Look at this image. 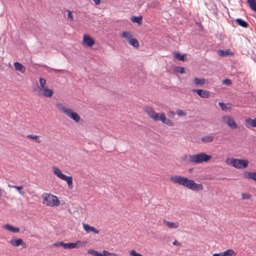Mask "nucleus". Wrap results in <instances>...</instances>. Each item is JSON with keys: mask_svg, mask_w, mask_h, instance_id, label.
I'll return each instance as SVG.
<instances>
[{"mask_svg": "<svg viewBox=\"0 0 256 256\" xmlns=\"http://www.w3.org/2000/svg\"><path fill=\"white\" fill-rule=\"evenodd\" d=\"M170 180L174 184H178L194 191H199L203 189L201 184H196L193 180L180 176H172Z\"/></svg>", "mask_w": 256, "mask_h": 256, "instance_id": "nucleus-1", "label": "nucleus"}, {"mask_svg": "<svg viewBox=\"0 0 256 256\" xmlns=\"http://www.w3.org/2000/svg\"><path fill=\"white\" fill-rule=\"evenodd\" d=\"M56 106L59 110H61L66 115L76 122H78L80 121V116L76 112H74L71 108L66 106L60 102L56 103Z\"/></svg>", "mask_w": 256, "mask_h": 256, "instance_id": "nucleus-2", "label": "nucleus"}, {"mask_svg": "<svg viewBox=\"0 0 256 256\" xmlns=\"http://www.w3.org/2000/svg\"><path fill=\"white\" fill-rule=\"evenodd\" d=\"M212 156L204 152H201L196 154H190L188 160L193 164H201L204 162H207L212 159Z\"/></svg>", "mask_w": 256, "mask_h": 256, "instance_id": "nucleus-3", "label": "nucleus"}, {"mask_svg": "<svg viewBox=\"0 0 256 256\" xmlns=\"http://www.w3.org/2000/svg\"><path fill=\"white\" fill-rule=\"evenodd\" d=\"M226 162L230 165H232L236 168H244L248 166V161L245 160H239L234 158H228Z\"/></svg>", "mask_w": 256, "mask_h": 256, "instance_id": "nucleus-4", "label": "nucleus"}, {"mask_svg": "<svg viewBox=\"0 0 256 256\" xmlns=\"http://www.w3.org/2000/svg\"><path fill=\"white\" fill-rule=\"evenodd\" d=\"M42 197L44 198L43 203L47 206H58L60 204V200L56 196L45 193L43 194Z\"/></svg>", "mask_w": 256, "mask_h": 256, "instance_id": "nucleus-5", "label": "nucleus"}, {"mask_svg": "<svg viewBox=\"0 0 256 256\" xmlns=\"http://www.w3.org/2000/svg\"><path fill=\"white\" fill-rule=\"evenodd\" d=\"M54 174L56 175L59 178L65 180L67 182L68 187H72V178L71 176H68L64 174L62 170L58 167L54 166L52 168Z\"/></svg>", "mask_w": 256, "mask_h": 256, "instance_id": "nucleus-6", "label": "nucleus"}, {"mask_svg": "<svg viewBox=\"0 0 256 256\" xmlns=\"http://www.w3.org/2000/svg\"><path fill=\"white\" fill-rule=\"evenodd\" d=\"M144 112L148 114V116L154 121H159L160 114L156 112L152 107H146L144 108Z\"/></svg>", "mask_w": 256, "mask_h": 256, "instance_id": "nucleus-7", "label": "nucleus"}, {"mask_svg": "<svg viewBox=\"0 0 256 256\" xmlns=\"http://www.w3.org/2000/svg\"><path fill=\"white\" fill-rule=\"evenodd\" d=\"M36 92H38V95L45 97H51L54 94L53 90L52 89L48 88L47 86L40 88Z\"/></svg>", "mask_w": 256, "mask_h": 256, "instance_id": "nucleus-8", "label": "nucleus"}, {"mask_svg": "<svg viewBox=\"0 0 256 256\" xmlns=\"http://www.w3.org/2000/svg\"><path fill=\"white\" fill-rule=\"evenodd\" d=\"M224 122L226 123L231 128L235 129L238 128V126L235 122L234 120L230 116L224 117Z\"/></svg>", "mask_w": 256, "mask_h": 256, "instance_id": "nucleus-9", "label": "nucleus"}, {"mask_svg": "<svg viewBox=\"0 0 256 256\" xmlns=\"http://www.w3.org/2000/svg\"><path fill=\"white\" fill-rule=\"evenodd\" d=\"M84 244L80 240H78L76 242L66 243L64 249H72L84 245Z\"/></svg>", "mask_w": 256, "mask_h": 256, "instance_id": "nucleus-10", "label": "nucleus"}, {"mask_svg": "<svg viewBox=\"0 0 256 256\" xmlns=\"http://www.w3.org/2000/svg\"><path fill=\"white\" fill-rule=\"evenodd\" d=\"M192 91L196 94L202 98H208L210 96V92L201 89H194Z\"/></svg>", "mask_w": 256, "mask_h": 256, "instance_id": "nucleus-11", "label": "nucleus"}, {"mask_svg": "<svg viewBox=\"0 0 256 256\" xmlns=\"http://www.w3.org/2000/svg\"><path fill=\"white\" fill-rule=\"evenodd\" d=\"M95 43L94 40L90 36L84 34L83 37V44L88 46H92Z\"/></svg>", "mask_w": 256, "mask_h": 256, "instance_id": "nucleus-12", "label": "nucleus"}, {"mask_svg": "<svg viewBox=\"0 0 256 256\" xmlns=\"http://www.w3.org/2000/svg\"><path fill=\"white\" fill-rule=\"evenodd\" d=\"M160 120L162 122L168 126H173L174 122L170 119L167 118L164 113L162 112L160 114L159 121Z\"/></svg>", "mask_w": 256, "mask_h": 256, "instance_id": "nucleus-13", "label": "nucleus"}, {"mask_svg": "<svg viewBox=\"0 0 256 256\" xmlns=\"http://www.w3.org/2000/svg\"><path fill=\"white\" fill-rule=\"evenodd\" d=\"M10 243L13 246H22V248H26V244L23 241L22 239L11 240Z\"/></svg>", "mask_w": 256, "mask_h": 256, "instance_id": "nucleus-14", "label": "nucleus"}, {"mask_svg": "<svg viewBox=\"0 0 256 256\" xmlns=\"http://www.w3.org/2000/svg\"><path fill=\"white\" fill-rule=\"evenodd\" d=\"M83 227L84 230L87 232H93L94 234H98L99 231L97 229H96L95 228L90 226L88 224H83Z\"/></svg>", "mask_w": 256, "mask_h": 256, "instance_id": "nucleus-15", "label": "nucleus"}, {"mask_svg": "<svg viewBox=\"0 0 256 256\" xmlns=\"http://www.w3.org/2000/svg\"><path fill=\"white\" fill-rule=\"evenodd\" d=\"M3 228L10 232L14 233H18L20 232V228H18L14 227L10 224H6L3 226Z\"/></svg>", "mask_w": 256, "mask_h": 256, "instance_id": "nucleus-16", "label": "nucleus"}, {"mask_svg": "<svg viewBox=\"0 0 256 256\" xmlns=\"http://www.w3.org/2000/svg\"><path fill=\"white\" fill-rule=\"evenodd\" d=\"M246 126L248 128H256V118L252 119L248 118L246 120Z\"/></svg>", "mask_w": 256, "mask_h": 256, "instance_id": "nucleus-17", "label": "nucleus"}, {"mask_svg": "<svg viewBox=\"0 0 256 256\" xmlns=\"http://www.w3.org/2000/svg\"><path fill=\"white\" fill-rule=\"evenodd\" d=\"M244 175L245 178L252 179L256 182V172H244Z\"/></svg>", "mask_w": 256, "mask_h": 256, "instance_id": "nucleus-18", "label": "nucleus"}, {"mask_svg": "<svg viewBox=\"0 0 256 256\" xmlns=\"http://www.w3.org/2000/svg\"><path fill=\"white\" fill-rule=\"evenodd\" d=\"M164 223L168 228H176L178 227L179 224L178 222H170L164 220Z\"/></svg>", "mask_w": 256, "mask_h": 256, "instance_id": "nucleus-19", "label": "nucleus"}, {"mask_svg": "<svg viewBox=\"0 0 256 256\" xmlns=\"http://www.w3.org/2000/svg\"><path fill=\"white\" fill-rule=\"evenodd\" d=\"M14 66L15 69L16 70H18L22 73H24L25 72L26 68H25L24 66L21 64H20L18 62H15L14 63Z\"/></svg>", "mask_w": 256, "mask_h": 256, "instance_id": "nucleus-20", "label": "nucleus"}, {"mask_svg": "<svg viewBox=\"0 0 256 256\" xmlns=\"http://www.w3.org/2000/svg\"><path fill=\"white\" fill-rule=\"evenodd\" d=\"M236 22L240 26L244 28H247L248 26V23L240 18H237L236 20Z\"/></svg>", "mask_w": 256, "mask_h": 256, "instance_id": "nucleus-21", "label": "nucleus"}, {"mask_svg": "<svg viewBox=\"0 0 256 256\" xmlns=\"http://www.w3.org/2000/svg\"><path fill=\"white\" fill-rule=\"evenodd\" d=\"M214 137L212 135H206L202 138L201 140L204 143H208L214 140Z\"/></svg>", "mask_w": 256, "mask_h": 256, "instance_id": "nucleus-22", "label": "nucleus"}, {"mask_svg": "<svg viewBox=\"0 0 256 256\" xmlns=\"http://www.w3.org/2000/svg\"><path fill=\"white\" fill-rule=\"evenodd\" d=\"M46 80L42 78H40V86H38L36 88H34V91H36L39 90L40 88L46 86Z\"/></svg>", "mask_w": 256, "mask_h": 256, "instance_id": "nucleus-23", "label": "nucleus"}, {"mask_svg": "<svg viewBox=\"0 0 256 256\" xmlns=\"http://www.w3.org/2000/svg\"><path fill=\"white\" fill-rule=\"evenodd\" d=\"M122 36L128 42L133 38L132 34L129 32L125 31L122 34Z\"/></svg>", "mask_w": 256, "mask_h": 256, "instance_id": "nucleus-24", "label": "nucleus"}, {"mask_svg": "<svg viewBox=\"0 0 256 256\" xmlns=\"http://www.w3.org/2000/svg\"><path fill=\"white\" fill-rule=\"evenodd\" d=\"M142 16H132L131 18L132 22H133L137 23L139 24H142Z\"/></svg>", "mask_w": 256, "mask_h": 256, "instance_id": "nucleus-25", "label": "nucleus"}, {"mask_svg": "<svg viewBox=\"0 0 256 256\" xmlns=\"http://www.w3.org/2000/svg\"><path fill=\"white\" fill-rule=\"evenodd\" d=\"M130 45L133 46L134 48H138L139 46V43L138 40L135 38H132V39L130 40L128 42Z\"/></svg>", "mask_w": 256, "mask_h": 256, "instance_id": "nucleus-26", "label": "nucleus"}, {"mask_svg": "<svg viewBox=\"0 0 256 256\" xmlns=\"http://www.w3.org/2000/svg\"><path fill=\"white\" fill-rule=\"evenodd\" d=\"M247 2L250 8L256 12V0H247Z\"/></svg>", "mask_w": 256, "mask_h": 256, "instance_id": "nucleus-27", "label": "nucleus"}, {"mask_svg": "<svg viewBox=\"0 0 256 256\" xmlns=\"http://www.w3.org/2000/svg\"><path fill=\"white\" fill-rule=\"evenodd\" d=\"M224 256H235L236 254L232 249H228L226 251L222 252Z\"/></svg>", "mask_w": 256, "mask_h": 256, "instance_id": "nucleus-28", "label": "nucleus"}, {"mask_svg": "<svg viewBox=\"0 0 256 256\" xmlns=\"http://www.w3.org/2000/svg\"><path fill=\"white\" fill-rule=\"evenodd\" d=\"M194 84L196 85H202L204 84L205 83V80L204 79H200L198 78H196L194 79Z\"/></svg>", "mask_w": 256, "mask_h": 256, "instance_id": "nucleus-29", "label": "nucleus"}, {"mask_svg": "<svg viewBox=\"0 0 256 256\" xmlns=\"http://www.w3.org/2000/svg\"><path fill=\"white\" fill-rule=\"evenodd\" d=\"M26 138H28L34 140L38 144L41 142V140L38 138L39 136L33 134H28L26 136Z\"/></svg>", "mask_w": 256, "mask_h": 256, "instance_id": "nucleus-30", "label": "nucleus"}, {"mask_svg": "<svg viewBox=\"0 0 256 256\" xmlns=\"http://www.w3.org/2000/svg\"><path fill=\"white\" fill-rule=\"evenodd\" d=\"M8 186L16 188L18 190V192H19L20 194H22V196H24V192L22 191V186H10V185L9 184Z\"/></svg>", "mask_w": 256, "mask_h": 256, "instance_id": "nucleus-31", "label": "nucleus"}, {"mask_svg": "<svg viewBox=\"0 0 256 256\" xmlns=\"http://www.w3.org/2000/svg\"><path fill=\"white\" fill-rule=\"evenodd\" d=\"M174 72L179 74L184 73V68L181 66H177L174 68Z\"/></svg>", "mask_w": 256, "mask_h": 256, "instance_id": "nucleus-32", "label": "nucleus"}, {"mask_svg": "<svg viewBox=\"0 0 256 256\" xmlns=\"http://www.w3.org/2000/svg\"><path fill=\"white\" fill-rule=\"evenodd\" d=\"M175 56H176V58H177L178 60H182V61L185 60L184 58L186 56V55H184V54L182 55L180 53L178 52L175 55Z\"/></svg>", "mask_w": 256, "mask_h": 256, "instance_id": "nucleus-33", "label": "nucleus"}, {"mask_svg": "<svg viewBox=\"0 0 256 256\" xmlns=\"http://www.w3.org/2000/svg\"><path fill=\"white\" fill-rule=\"evenodd\" d=\"M242 199L243 200H248L252 196L250 194L247 193H242Z\"/></svg>", "mask_w": 256, "mask_h": 256, "instance_id": "nucleus-34", "label": "nucleus"}, {"mask_svg": "<svg viewBox=\"0 0 256 256\" xmlns=\"http://www.w3.org/2000/svg\"><path fill=\"white\" fill-rule=\"evenodd\" d=\"M222 84L224 85H230L232 84V81L228 78H226L222 80Z\"/></svg>", "mask_w": 256, "mask_h": 256, "instance_id": "nucleus-35", "label": "nucleus"}, {"mask_svg": "<svg viewBox=\"0 0 256 256\" xmlns=\"http://www.w3.org/2000/svg\"><path fill=\"white\" fill-rule=\"evenodd\" d=\"M176 114L180 116H186V112H184L182 110H176Z\"/></svg>", "mask_w": 256, "mask_h": 256, "instance_id": "nucleus-36", "label": "nucleus"}, {"mask_svg": "<svg viewBox=\"0 0 256 256\" xmlns=\"http://www.w3.org/2000/svg\"><path fill=\"white\" fill-rule=\"evenodd\" d=\"M54 246H56V247L62 246L64 248L66 243L64 242H56L54 244Z\"/></svg>", "mask_w": 256, "mask_h": 256, "instance_id": "nucleus-37", "label": "nucleus"}, {"mask_svg": "<svg viewBox=\"0 0 256 256\" xmlns=\"http://www.w3.org/2000/svg\"><path fill=\"white\" fill-rule=\"evenodd\" d=\"M130 255L131 256H143L142 254L136 252L134 250L130 252Z\"/></svg>", "mask_w": 256, "mask_h": 256, "instance_id": "nucleus-38", "label": "nucleus"}, {"mask_svg": "<svg viewBox=\"0 0 256 256\" xmlns=\"http://www.w3.org/2000/svg\"><path fill=\"white\" fill-rule=\"evenodd\" d=\"M68 20H69L70 21L72 22L73 21V16L72 14L70 11L68 10Z\"/></svg>", "mask_w": 256, "mask_h": 256, "instance_id": "nucleus-39", "label": "nucleus"}, {"mask_svg": "<svg viewBox=\"0 0 256 256\" xmlns=\"http://www.w3.org/2000/svg\"><path fill=\"white\" fill-rule=\"evenodd\" d=\"M218 106L221 108L222 110H224L226 108V106L225 104L223 102H219Z\"/></svg>", "mask_w": 256, "mask_h": 256, "instance_id": "nucleus-40", "label": "nucleus"}, {"mask_svg": "<svg viewBox=\"0 0 256 256\" xmlns=\"http://www.w3.org/2000/svg\"><path fill=\"white\" fill-rule=\"evenodd\" d=\"M174 116H175V112L172 110H170L168 112V116L169 117L172 118V117H174Z\"/></svg>", "mask_w": 256, "mask_h": 256, "instance_id": "nucleus-41", "label": "nucleus"}, {"mask_svg": "<svg viewBox=\"0 0 256 256\" xmlns=\"http://www.w3.org/2000/svg\"><path fill=\"white\" fill-rule=\"evenodd\" d=\"M102 254L106 256H110V255L113 254L110 253L106 250H104Z\"/></svg>", "mask_w": 256, "mask_h": 256, "instance_id": "nucleus-42", "label": "nucleus"}, {"mask_svg": "<svg viewBox=\"0 0 256 256\" xmlns=\"http://www.w3.org/2000/svg\"><path fill=\"white\" fill-rule=\"evenodd\" d=\"M173 244L174 245V246H181L182 244L181 243L178 242L177 240H174V242H173Z\"/></svg>", "mask_w": 256, "mask_h": 256, "instance_id": "nucleus-43", "label": "nucleus"}, {"mask_svg": "<svg viewBox=\"0 0 256 256\" xmlns=\"http://www.w3.org/2000/svg\"><path fill=\"white\" fill-rule=\"evenodd\" d=\"M212 256H224L223 255V254H222V252L218 253V254L215 253V254H213Z\"/></svg>", "mask_w": 256, "mask_h": 256, "instance_id": "nucleus-44", "label": "nucleus"}, {"mask_svg": "<svg viewBox=\"0 0 256 256\" xmlns=\"http://www.w3.org/2000/svg\"><path fill=\"white\" fill-rule=\"evenodd\" d=\"M96 4L98 5L100 4V0H93Z\"/></svg>", "mask_w": 256, "mask_h": 256, "instance_id": "nucleus-45", "label": "nucleus"}, {"mask_svg": "<svg viewBox=\"0 0 256 256\" xmlns=\"http://www.w3.org/2000/svg\"><path fill=\"white\" fill-rule=\"evenodd\" d=\"M52 70L54 71V72H60V70H56V69H52Z\"/></svg>", "mask_w": 256, "mask_h": 256, "instance_id": "nucleus-46", "label": "nucleus"}, {"mask_svg": "<svg viewBox=\"0 0 256 256\" xmlns=\"http://www.w3.org/2000/svg\"><path fill=\"white\" fill-rule=\"evenodd\" d=\"M1 192H2V190L0 188V197H1L2 196Z\"/></svg>", "mask_w": 256, "mask_h": 256, "instance_id": "nucleus-47", "label": "nucleus"}]
</instances>
